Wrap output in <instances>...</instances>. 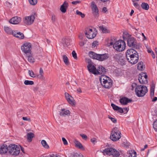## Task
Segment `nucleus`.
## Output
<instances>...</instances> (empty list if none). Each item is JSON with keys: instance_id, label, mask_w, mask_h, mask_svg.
Returning <instances> with one entry per match:
<instances>
[{"instance_id": "nucleus-1", "label": "nucleus", "mask_w": 157, "mask_h": 157, "mask_svg": "<svg viewBox=\"0 0 157 157\" xmlns=\"http://www.w3.org/2000/svg\"><path fill=\"white\" fill-rule=\"evenodd\" d=\"M112 40V39L111 40L109 43L110 45H113L114 48L117 51L121 52L125 49L126 44L124 41L122 40H119L114 43Z\"/></svg>"}, {"instance_id": "nucleus-2", "label": "nucleus", "mask_w": 157, "mask_h": 157, "mask_svg": "<svg viewBox=\"0 0 157 157\" xmlns=\"http://www.w3.org/2000/svg\"><path fill=\"white\" fill-rule=\"evenodd\" d=\"M100 81L102 86L106 88H109L112 86L111 79L105 75H102L100 77Z\"/></svg>"}, {"instance_id": "nucleus-3", "label": "nucleus", "mask_w": 157, "mask_h": 157, "mask_svg": "<svg viewBox=\"0 0 157 157\" xmlns=\"http://www.w3.org/2000/svg\"><path fill=\"white\" fill-rule=\"evenodd\" d=\"M89 56L93 59L101 61L105 60L109 58V56L108 54H99L92 51L89 52Z\"/></svg>"}, {"instance_id": "nucleus-4", "label": "nucleus", "mask_w": 157, "mask_h": 157, "mask_svg": "<svg viewBox=\"0 0 157 157\" xmlns=\"http://www.w3.org/2000/svg\"><path fill=\"white\" fill-rule=\"evenodd\" d=\"M135 91L138 97H143L147 92V89L145 86H137L135 89Z\"/></svg>"}, {"instance_id": "nucleus-5", "label": "nucleus", "mask_w": 157, "mask_h": 157, "mask_svg": "<svg viewBox=\"0 0 157 157\" xmlns=\"http://www.w3.org/2000/svg\"><path fill=\"white\" fill-rule=\"evenodd\" d=\"M121 133L119 129L115 127L112 131L110 139L113 141L118 140L121 137Z\"/></svg>"}, {"instance_id": "nucleus-6", "label": "nucleus", "mask_w": 157, "mask_h": 157, "mask_svg": "<svg viewBox=\"0 0 157 157\" xmlns=\"http://www.w3.org/2000/svg\"><path fill=\"white\" fill-rule=\"evenodd\" d=\"M9 151L11 155L17 156L20 151V147L15 144H11L9 146Z\"/></svg>"}, {"instance_id": "nucleus-7", "label": "nucleus", "mask_w": 157, "mask_h": 157, "mask_svg": "<svg viewBox=\"0 0 157 157\" xmlns=\"http://www.w3.org/2000/svg\"><path fill=\"white\" fill-rule=\"evenodd\" d=\"M127 44L130 47L136 49H139V45L136 40L133 37H129L127 40Z\"/></svg>"}, {"instance_id": "nucleus-8", "label": "nucleus", "mask_w": 157, "mask_h": 157, "mask_svg": "<svg viewBox=\"0 0 157 157\" xmlns=\"http://www.w3.org/2000/svg\"><path fill=\"white\" fill-rule=\"evenodd\" d=\"M36 13L34 14L31 15L30 16L25 17L23 18V22L24 24L26 25H30L33 23L35 19L34 15Z\"/></svg>"}, {"instance_id": "nucleus-9", "label": "nucleus", "mask_w": 157, "mask_h": 157, "mask_svg": "<svg viewBox=\"0 0 157 157\" xmlns=\"http://www.w3.org/2000/svg\"><path fill=\"white\" fill-rule=\"evenodd\" d=\"M31 45L30 43L26 42L21 46V49L25 53H30L31 49Z\"/></svg>"}, {"instance_id": "nucleus-10", "label": "nucleus", "mask_w": 157, "mask_h": 157, "mask_svg": "<svg viewBox=\"0 0 157 157\" xmlns=\"http://www.w3.org/2000/svg\"><path fill=\"white\" fill-rule=\"evenodd\" d=\"M85 34L86 37L88 39H92L96 36V33H94L92 29L87 28L86 30Z\"/></svg>"}, {"instance_id": "nucleus-11", "label": "nucleus", "mask_w": 157, "mask_h": 157, "mask_svg": "<svg viewBox=\"0 0 157 157\" xmlns=\"http://www.w3.org/2000/svg\"><path fill=\"white\" fill-rule=\"evenodd\" d=\"M127 59L129 62L132 64H135L138 61L139 59V56L138 53L135 54L132 56L127 58Z\"/></svg>"}, {"instance_id": "nucleus-12", "label": "nucleus", "mask_w": 157, "mask_h": 157, "mask_svg": "<svg viewBox=\"0 0 157 157\" xmlns=\"http://www.w3.org/2000/svg\"><path fill=\"white\" fill-rule=\"evenodd\" d=\"M91 7L93 15L95 17H98V10L95 3L93 2H91Z\"/></svg>"}, {"instance_id": "nucleus-13", "label": "nucleus", "mask_w": 157, "mask_h": 157, "mask_svg": "<svg viewBox=\"0 0 157 157\" xmlns=\"http://www.w3.org/2000/svg\"><path fill=\"white\" fill-rule=\"evenodd\" d=\"M147 75L145 73L140 74L138 77V80L140 83L144 84L147 82Z\"/></svg>"}, {"instance_id": "nucleus-14", "label": "nucleus", "mask_w": 157, "mask_h": 157, "mask_svg": "<svg viewBox=\"0 0 157 157\" xmlns=\"http://www.w3.org/2000/svg\"><path fill=\"white\" fill-rule=\"evenodd\" d=\"M88 71L92 74H96L97 69L90 62H89L87 66Z\"/></svg>"}, {"instance_id": "nucleus-15", "label": "nucleus", "mask_w": 157, "mask_h": 157, "mask_svg": "<svg viewBox=\"0 0 157 157\" xmlns=\"http://www.w3.org/2000/svg\"><path fill=\"white\" fill-rule=\"evenodd\" d=\"M64 94L65 98L68 102L71 105H74V100L73 97L71 96L67 93L65 92Z\"/></svg>"}, {"instance_id": "nucleus-16", "label": "nucleus", "mask_w": 157, "mask_h": 157, "mask_svg": "<svg viewBox=\"0 0 157 157\" xmlns=\"http://www.w3.org/2000/svg\"><path fill=\"white\" fill-rule=\"evenodd\" d=\"M137 53V52L134 49L132 48L128 49L126 52V57L127 59L129 58L130 57L134 55L135 54Z\"/></svg>"}, {"instance_id": "nucleus-17", "label": "nucleus", "mask_w": 157, "mask_h": 157, "mask_svg": "<svg viewBox=\"0 0 157 157\" xmlns=\"http://www.w3.org/2000/svg\"><path fill=\"white\" fill-rule=\"evenodd\" d=\"M12 35L14 36L21 39H23L24 38V34L17 30L14 31L12 33Z\"/></svg>"}, {"instance_id": "nucleus-18", "label": "nucleus", "mask_w": 157, "mask_h": 157, "mask_svg": "<svg viewBox=\"0 0 157 157\" xmlns=\"http://www.w3.org/2000/svg\"><path fill=\"white\" fill-rule=\"evenodd\" d=\"M21 18L17 17H14L11 18L9 21L10 23L13 24H17L19 23L21 21Z\"/></svg>"}, {"instance_id": "nucleus-19", "label": "nucleus", "mask_w": 157, "mask_h": 157, "mask_svg": "<svg viewBox=\"0 0 157 157\" xmlns=\"http://www.w3.org/2000/svg\"><path fill=\"white\" fill-rule=\"evenodd\" d=\"M106 72V69L104 67L100 65L97 69L96 75L105 74Z\"/></svg>"}, {"instance_id": "nucleus-20", "label": "nucleus", "mask_w": 157, "mask_h": 157, "mask_svg": "<svg viewBox=\"0 0 157 157\" xmlns=\"http://www.w3.org/2000/svg\"><path fill=\"white\" fill-rule=\"evenodd\" d=\"M70 112L68 110L65 109H62L59 111V115L62 117L68 116L70 115Z\"/></svg>"}, {"instance_id": "nucleus-21", "label": "nucleus", "mask_w": 157, "mask_h": 157, "mask_svg": "<svg viewBox=\"0 0 157 157\" xmlns=\"http://www.w3.org/2000/svg\"><path fill=\"white\" fill-rule=\"evenodd\" d=\"M62 40L63 44L64 47H66L69 45L71 41V39L69 37L63 38Z\"/></svg>"}, {"instance_id": "nucleus-22", "label": "nucleus", "mask_w": 157, "mask_h": 157, "mask_svg": "<svg viewBox=\"0 0 157 157\" xmlns=\"http://www.w3.org/2000/svg\"><path fill=\"white\" fill-rule=\"evenodd\" d=\"M132 100L131 99H128L127 98L123 97L120 99V101L121 103L123 105H126L128 103L131 102Z\"/></svg>"}, {"instance_id": "nucleus-23", "label": "nucleus", "mask_w": 157, "mask_h": 157, "mask_svg": "<svg viewBox=\"0 0 157 157\" xmlns=\"http://www.w3.org/2000/svg\"><path fill=\"white\" fill-rule=\"evenodd\" d=\"M9 151V147H8L6 145L0 146V154H2L7 152Z\"/></svg>"}, {"instance_id": "nucleus-24", "label": "nucleus", "mask_w": 157, "mask_h": 157, "mask_svg": "<svg viewBox=\"0 0 157 157\" xmlns=\"http://www.w3.org/2000/svg\"><path fill=\"white\" fill-rule=\"evenodd\" d=\"M122 55L121 53H118L114 55L113 58L115 60L118 62H121L123 60Z\"/></svg>"}, {"instance_id": "nucleus-25", "label": "nucleus", "mask_w": 157, "mask_h": 157, "mask_svg": "<svg viewBox=\"0 0 157 157\" xmlns=\"http://www.w3.org/2000/svg\"><path fill=\"white\" fill-rule=\"evenodd\" d=\"M68 6V3L65 1L61 6L60 8V11L63 13H65L66 12Z\"/></svg>"}, {"instance_id": "nucleus-26", "label": "nucleus", "mask_w": 157, "mask_h": 157, "mask_svg": "<svg viewBox=\"0 0 157 157\" xmlns=\"http://www.w3.org/2000/svg\"><path fill=\"white\" fill-rule=\"evenodd\" d=\"M113 150H114V148L112 147H109L104 149L103 151V152L105 155H112Z\"/></svg>"}, {"instance_id": "nucleus-27", "label": "nucleus", "mask_w": 157, "mask_h": 157, "mask_svg": "<svg viewBox=\"0 0 157 157\" xmlns=\"http://www.w3.org/2000/svg\"><path fill=\"white\" fill-rule=\"evenodd\" d=\"M74 143L75 144V147L78 148L82 149L83 150H85V148L82 145V144L76 140H75Z\"/></svg>"}, {"instance_id": "nucleus-28", "label": "nucleus", "mask_w": 157, "mask_h": 157, "mask_svg": "<svg viewBox=\"0 0 157 157\" xmlns=\"http://www.w3.org/2000/svg\"><path fill=\"white\" fill-rule=\"evenodd\" d=\"M4 29L5 32L9 34L12 35V33L14 31H12L10 28L7 26H5L4 27Z\"/></svg>"}, {"instance_id": "nucleus-29", "label": "nucleus", "mask_w": 157, "mask_h": 157, "mask_svg": "<svg viewBox=\"0 0 157 157\" xmlns=\"http://www.w3.org/2000/svg\"><path fill=\"white\" fill-rule=\"evenodd\" d=\"M155 87V84L152 83L151 85V98L154 97Z\"/></svg>"}, {"instance_id": "nucleus-30", "label": "nucleus", "mask_w": 157, "mask_h": 157, "mask_svg": "<svg viewBox=\"0 0 157 157\" xmlns=\"http://www.w3.org/2000/svg\"><path fill=\"white\" fill-rule=\"evenodd\" d=\"M99 28L103 33H108L110 32L106 28L103 26H100Z\"/></svg>"}, {"instance_id": "nucleus-31", "label": "nucleus", "mask_w": 157, "mask_h": 157, "mask_svg": "<svg viewBox=\"0 0 157 157\" xmlns=\"http://www.w3.org/2000/svg\"><path fill=\"white\" fill-rule=\"evenodd\" d=\"M34 135L32 132L28 133L27 135V138L29 141H31L33 138L34 137Z\"/></svg>"}, {"instance_id": "nucleus-32", "label": "nucleus", "mask_w": 157, "mask_h": 157, "mask_svg": "<svg viewBox=\"0 0 157 157\" xmlns=\"http://www.w3.org/2000/svg\"><path fill=\"white\" fill-rule=\"evenodd\" d=\"M141 6L143 9L146 10H148L149 8L148 4L147 3L145 2L142 3L141 5Z\"/></svg>"}, {"instance_id": "nucleus-33", "label": "nucleus", "mask_w": 157, "mask_h": 157, "mask_svg": "<svg viewBox=\"0 0 157 157\" xmlns=\"http://www.w3.org/2000/svg\"><path fill=\"white\" fill-rule=\"evenodd\" d=\"M143 63L142 62H140L137 65V68L139 70L142 71L144 69V67L143 66Z\"/></svg>"}, {"instance_id": "nucleus-34", "label": "nucleus", "mask_w": 157, "mask_h": 157, "mask_svg": "<svg viewBox=\"0 0 157 157\" xmlns=\"http://www.w3.org/2000/svg\"><path fill=\"white\" fill-rule=\"evenodd\" d=\"M63 59L65 64L67 65H68L69 64V61L67 56L65 55H64L63 56Z\"/></svg>"}, {"instance_id": "nucleus-35", "label": "nucleus", "mask_w": 157, "mask_h": 157, "mask_svg": "<svg viewBox=\"0 0 157 157\" xmlns=\"http://www.w3.org/2000/svg\"><path fill=\"white\" fill-rule=\"evenodd\" d=\"M41 143L43 146L45 148L48 149L49 148V146L45 140H43L41 141Z\"/></svg>"}, {"instance_id": "nucleus-36", "label": "nucleus", "mask_w": 157, "mask_h": 157, "mask_svg": "<svg viewBox=\"0 0 157 157\" xmlns=\"http://www.w3.org/2000/svg\"><path fill=\"white\" fill-rule=\"evenodd\" d=\"M129 151V155L128 157H136V153L134 150H131Z\"/></svg>"}, {"instance_id": "nucleus-37", "label": "nucleus", "mask_w": 157, "mask_h": 157, "mask_svg": "<svg viewBox=\"0 0 157 157\" xmlns=\"http://www.w3.org/2000/svg\"><path fill=\"white\" fill-rule=\"evenodd\" d=\"M112 155L114 157H118L120 155L119 152L115 149L113 151Z\"/></svg>"}, {"instance_id": "nucleus-38", "label": "nucleus", "mask_w": 157, "mask_h": 157, "mask_svg": "<svg viewBox=\"0 0 157 157\" xmlns=\"http://www.w3.org/2000/svg\"><path fill=\"white\" fill-rule=\"evenodd\" d=\"M28 61L31 63H33L34 59L32 56H28L27 57Z\"/></svg>"}, {"instance_id": "nucleus-39", "label": "nucleus", "mask_w": 157, "mask_h": 157, "mask_svg": "<svg viewBox=\"0 0 157 157\" xmlns=\"http://www.w3.org/2000/svg\"><path fill=\"white\" fill-rule=\"evenodd\" d=\"M28 73L32 77L35 78L36 77V74H35L34 72L32 70H29Z\"/></svg>"}, {"instance_id": "nucleus-40", "label": "nucleus", "mask_w": 157, "mask_h": 157, "mask_svg": "<svg viewBox=\"0 0 157 157\" xmlns=\"http://www.w3.org/2000/svg\"><path fill=\"white\" fill-rule=\"evenodd\" d=\"M24 84L26 85H33L34 84V82L32 81L26 80L25 81Z\"/></svg>"}, {"instance_id": "nucleus-41", "label": "nucleus", "mask_w": 157, "mask_h": 157, "mask_svg": "<svg viewBox=\"0 0 157 157\" xmlns=\"http://www.w3.org/2000/svg\"><path fill=\"white\" fill-rule=\"evenodd\" d=\"M29 3L32 5H35L37 2V0H29Z\"/></svg>"}, {"instance_id": "nucleus-42", "label": "nucleus", "mask_w": 157, "mask_h": 157, "mask_svg": "<svg viewBox=\"0 0 157 157\" xmlns=\"http://www.w3.org/2000/svg\"><path fill=\"white\" fill-rule=\"evenodd\" d=\"M153 125L154 129L156 132H157V120L154 122Z\"/></svg>"}, {"instance_id": "nucleus-43", "label": "nucleus", "mask_w": 157, "mask_h": 157, "mask_svg": "<svg viewBox=\"0 0 157 157\" xmlns=\"http://www.w3.org/2000/svg\"><path fill=\"white\" fill-rule=\"evenodd\" d=\"M76 13L77 15L81 16L82 18H84L85 17V15L78 10L76 11Z\"/></svg>"}, {"instance_id": "nucleus-44", "label": "nucleus", "mask_w": 157, "mask_h": 157, "mask_svg": "<svg viewBox=\"0 0 157 157\" xmlns=\"http://www.w3.org/2000/svg\"><path fill=\"white\" fill-rule=\"evenodd\" d=\"M71 157H83V156L81 154L75 153L72 155Z\"/></svg>"}, {"instance_id": "nucleus-45", "label": "nucleus", "mask_w": 157, "mask_h": 157, "mask_svg": "<svg viewBox=\"0 0 157 157\" xmlns=\"http://www.w3.org/2000/svg\"><path fill=\"white\" fill-rule=\"evenodd\" d=\"M108 118L110 119L114 123H116L117 122V120L115 118L112 117L109 115L108 116Z\"/></svg>"}, {"instance_id": "nucleus-46", "label": "nucleus", "mask_w": 157, "mask_h": 157, "mask_svg": "<svg viewBox=\"0 0 157 157\" xmlns=\"http://www.w3.org/2000/svg\"><path fill=\"white\" fill-rule=\"evenodd\" d=\"M111 105L113 107V109L114 110H117L119 109V107L118 106L115 105L113 103H112L111 104Z\"/></svg>"}, {"instance_id": "nucleus-47", "label": "nucleus", "mask_w": 157, "mask_h": 157, "mask_svg": "<svg viewBox=\"0 0 157 157\" xmlns=\"http://www.w3.org/2000/svg\"><path fill=\"white\" fill-rule=\"evenodd\" d=\"M36 77H37L38 78H40L42 80L44 79V75L40 74V75L36 74Z\"/></svg>"}, {"instance_id": "nucleus-48", "label": "nucleus", "mask_w": 157, "mask_h": 157, "mask_svg": "<svg viewBox=\"0 0 157 157\" xmlns=\"http://www.w3.org/2000/svg\"><path fill=\"white\" fill-rule=\"evenodd\" d=\"M72 54L73 57L74 58V59H77V54L75 51H72Z\"/></svg>"}, {"instance_id": "nucleus-49", "label": "nucleus", "mask_w": 157, "mask_h": 157, "mask_svg": "<svg viewBox=\"0 0 157 157\" xmlns=\"http://www.w3.org/2000/svg\"><path fill=\"white\" fill-rule=\"evenodd\" d=\"M134 6L137 8L139 9L140 7V6L134 1H133Z\"/></svg>"}, {"instance_id": "nucleus-50", "label": "nucleus", "mask_w": 157, "mask_h": 157, "mask_svg": "<svg viewBox=\"0 0 157 157\" xmlns=\"http://www.w3.org/2000/svg\"><path fill=\"white\" fill-rule=\"evenodd\" d=\"M56 20V17L54 14H52V20L53 22H55Z\"/></svg>"}, {"instance_id": "nucleus-51", "label": "nucleus", "mask_w": 157, "mask_h": 157, "mask_svg": "<svg viewBox=\"0 0 157 157\" xmlns=\"http://www.w3.org/2000/svg\"><path fill=\"white\" fill-rule=\"evenodd\" d=\"M62 140L63 141V144L65 145H67L68 144L67 142L66 139L64 137L62 138Z\"/></svg>"}, {"instance_id": "nucleus-52", "label": "nucleus", "mask_w": 157, "mask_h": 157, "mask_svg": "<svg viewBox=\"0 0 157 157\" xmlns=\"http://www.w3.org/2000/svg\"><path fill=\"white\" fill-rule=\"evenodd\" d=\"M124 145L126 147H128L130 145V143L127 142H124Z\"/></svg>"}, {"instance_id": "nucleus-53", "label": "nucleus", "mask_w": 157, "mask_h": 157, "mask_svg": "<svg viewBox=\"0 0 157 157\" xmlns=\"http://www.w3.org/2000/svg\"><path fill=\"white\" fill-rule=\"evenodd\" d=\"M22 119L23 120H24V121H31V119L30 118H28L27 117H22Z\"/></svg>"}, {"instance_id": "nucleus-54", "label": "nucleus", "mask_w": 157, "mask_h": 157, "mask_svg": "<svg viewBox=\"0 0 157 157\" xmlns=\"http://www.w3.org/2000/svg\"><path fill=\"white\" fill-rule=\"evenodd\" d=\"M98 42L97 41H94L92 43V45L94 47H95L98 45Z\"/></svg>"}, {"instance_id": "nucleus-55", "label": "nucleus", "mask_w": 157, "mask_h": 157, "mask_svg": "<svg viewBox=\"0 0 157 157\" xmlns=\"http://www.w3.org/2000/svg\"><path fill=\"white\" fill-rule=\"evenodd\" d=\"M108 11L106 7H104L102 10V11L104 13H106Z\"/></svg>"}, {"instance_id": "nucleus-56", "label": "nucleus", "mask_w": 157, "mask_h": 157, "mask_svg": "<svg viewBox=\"0 0 157 157\" xmlns=\"http://www.w3.org/2000/svg\"><path fill=\"white\" fill-rule=\"evenodd\" d=\"M117 110H118V112L119 113H124V111L123 110V109L119 107V109Z\"/></svg>"}, {"instance_id": "nucleus-57", "label": "nucleus", "mask_w": 157, "mask_h": 157, "mask_svg": "<svg viewBox=\"0 0 157 157\" xmlns=\"http://www.w3.org/2000/svg\"><path fill=\"white\" fill-rule=\"evenodd\" d=\"M80 136H81L82 138L86 140L87 138V136L85 134H81Z\"/></svg>"}, {"instance_id": "nucleus-58", "label": "nucleus", "mask_w": 157, "mask_h": 157, "mask_svg": "<svg viewBox=\"0 0 157 157\" xmlns=\"http://www.w3.org/2000/svg\"><path fill=\"white\" fill-rule=\"evenodd\" d=\"M39 89V87L38 86H36L33 88V90L35 92L37 91Z\"/></svg>"}, {"instance_id": "nucleus-59", "label": "nucleus", "mask_w": 157, "mask_h": 157, "mask_svg": "<svg viewBox=\"0 0 157 157\" xmlns=\"http://www.w3.org/2000/svg\"><path fill=\"white\" fill-rule=\"evenodd\" d=\"M39 72L40 74L44 75V71L41 67L40 68Z\"/></svg>"}, {"instance_id": "nucleus-60", "label": "nucleus", "mask_w": 157, "mask_h": 157, "mask_svg": "<svg viewBox=\"0 0 157 157\" xmlns=\"http://www.w3.org/2000/svg\"><path fill=\"white\" fill-rule=\"evenodd\" d=\"M129 109L127 108H124L123 109V110L124 111V113H126L128 111Z\"/></svg>"}, {"instance_id": "nucleus-61", "label": "nucleus", "mask_w": 157, "mask_h": 157, "mask_svg": "<svg viewBox=\"0 0 157 157\" xmlns=\"http://www.w3.org/2000/svg\"><path fill=\"white\" fill-rule=\"evenodd\" d=\"M80 2L77 1H76L72 2V3L73 4H76L77 3H79Z\"/></svg>"}, {"instance_id": "nucleus-62", "label": "nucleus", "mask_w": 157, "mask_h": 157, "mask_svg": "<svg viewBox=\"0 0 157 157\" xmlns=\"http://www.w3.org/2000/svg\"><path fill=\"white\" fill-rule=\"evenodd\" d=\"M71 30L72 31H74L75 29V25H73L71 27Z\"/></svg>"}, {"instance_id": "nucleus-63", "label": "nucleus", "mask_w": 157, "mask_h": 157, "mask_svg": "<svg viewBox=\"0 0 157 157\" xmlns=\"http://www.w3.org/2000/svg\"><path fill=\"white\" fill-rule=\"evenodd\" d=\"M47 157H58V156L53 154L52 155H49Z\"/></svg>"}, {"instance_id": "nucleus-64", "label": "nucleus", "mask_w": 157, "mask_h": 157, "mask_svg": "<svg viewBox=\"0 0 157 157\" xmlns=\"http://www.w3.org/2000/svg\"><path fill=\"white\" fill-rule=\"evenodd\" d=\"M95 141H96V139L95 138H93V139H92L91 140V142L93 143H95Z\"/></svg>"}]
</instances>
